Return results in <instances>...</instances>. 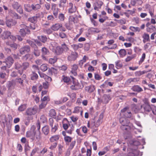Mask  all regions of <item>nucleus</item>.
Listing matches in <instances>:
<instances>
[{
  "instance_id": "56",
  "label": "nucleus",
  "mask_w": 156,
  "mask_h": 156,
  "mask_svg": "<svg viewBox=\"0 0 156 156\" xmlns=\"http://www.w3.org/2000/svg\"><path fill=\"white\" fill-rule=\"evenodd\" d=\"M15 68L17 69H20V70H22V65L18 62L16 63L15 64Z\"/></svg>"
},
{
  "instance_id": "42",
  "label": "nucleus",
  "mask_w": 156,
  "mask_h": 156,
  "mask_svg": "<svg viewBox=\"0 0 156 156\" xmlns=\"http://www.w3.org/2000/svg\"><path fill=\"white\" fill-rule=\"evenodd\" d=\"M41 51L43 55H48L49 54V51L45 47L43 48H42Z\"/></svg>"
},
{
  "instance_id": "6",
  "label": "nucleus",
  "mask_w": 156,
  "mask_h": 156,
  "mask_svg": "<svg viewBox=\"0 0 156 156\" xmlns=\"http://www.w3.org/2000/svg\"><path fill=\"white\" fill-rule=\"evenodd\" d=\"M120 114L125 117L130 118L132 116V113L127 108L125 107L121 110Z\"/></svg>"
},
{
  "instance_id": "11",
  "label": "nucleus",
  "mask_w": 156,
  "mask_h": 156,
  "mask_svg": "<svg viewBox=\"0 0 156 156\" xmlns=\"http://www.w3.org/2000/svg\"><path fill=\"white\" fill-rule=\"evenodd\" d=\"M29 67V64L28 62H24L22 63V70H19V73L20 74L22 75L23 73V71L25 70L28 68Z\"/></svg>"
},
{
  "instance_id": "27",
  "label": "nucleus",
  "mask_w": 156,
  "mask_h": 156,
  "mask_svg": "<svg viewBox=\"0 0 156 156\" xmlns=\"http://www.w3.org/2000/svg\"><path fill=\"white\" fill-rule=\"evenodd\" d=\"M6 44L7 45L10 46L15 50H16L17 48L18 45L15 43L11 44L9 41H8L6 42Z\"/></svg>"
},
{
  "instance_id": "33",
  "label": "nucleus",
  "mask_w": 156,
  "mask_h": 156,
  "mask_svg": "<svg viewBox=\"0 0 156 156\" xmlns=\"http://www.w3.org/2000/svg\"><path fill=\"white\" fill-rule=\"evenodd\" d=\"M31 7L33 10L37 11L40 9L41 7V6L38 4H37L35 5L32 4Z\"/></svg>"
},
{
  "instance_id": "14",
  "label": "nucleus",
  "mask_w": 156,
  "mask_h": 156,
  "mask_svg": "<svg viewBox=\"0 0 156 156\" xmlns=\"http://www.w3.org/2000/svg\"><path fill=\"white\" fill-rule=\"evenodd\" d=\"M15 85V82L12 80L9 81L7 83V86L9 90H12L14 88Z\"/></svg>"
},
{
  "instance_id": "55",
  "label": "nucleus",
  "mask_w": 156,
  "mask_h": 156,
  "mask_svg": "<svg viewBox=\"0 0 156 156\" xmlns=\"http://www.w3.org/2000/svg\"><path fill=\"white\" fill-rule=\"evenodd\" d=\"M34 55L36 56H38L40 55V51L37 49V48H34Z\"/></svg>"
},
{
  "instance_id": "52",
  "label": "nucleus",
  "mask_w": 156,
  "mask_h": 156,
  "mask_svg": "<svg viewBox=\"0 0 156 156\" xmlns=\"http://www.w3.org/2000/svg\"><path fill=\"white\" fill-rule=\"evenodd\" d=\"M38 39L43 43H45L47 40V38L45 36H41L39 37Z\"/></svg>"
},
{
  "instance_id": "3",
  "label": "nucleus",
  "mask_w": 156,
  "mask_h": 156,
  "mask_svg": "<svg viewBox=\"0 0 156 156\" xmlns=\"http://www.w3.org/2000/svg\"><path fill=\"white\" fill-rule=\"evenodd\" d=\"M9 37L13 41H15L16 39V37L15 36L11 35V33L9 31H7L3 32L2 35V39H8Z\"/></svg>"
},
{
  "instance_id": "59",
  "label": "nucleus",
  "mask_w": 156,
  "mask_h": 156,
  "mask_svg": "<svg viewBox=\"0 0 156 156\" xmlns=\"http://www.w3.org/2000/svg\"><path fill=\"white\" fill-rule=\"evenodd\" d=\"M139 80V78H130L128 80V81L129 83H131L132 82H136L138 81Z\"/></svg>"
},
{
  "instance_id": "16",
  "label": "nucleus",
  "mask_w": 156,
  "mask_h": 156,
  "mask_svg": "<svg viewBox=\"0 0 156 156\" xmlns=\"http://www.w3.org/2000/svg\"><path fill=\"white\" fill-rule=\"evenodd\" d=\"M78 68V66L77 65L74 64L72 66L71 72L74 76H76L77 75L76 71Z\"/></svg>"
},
{
  "instance_id": "34",
  "label": "nucleus",
  "mask_w": 156,
  "mask_h": 156,
  "mask_svg": "<svg viewBox=\"0 0 156 156\" xmlns=\"http://www.w3.org/2000/svg\"><path fill=\"white\" fill-rule=\"evenodd\" d=\"M59 139V136L55 135L52 136L50 138V140L51 142H53L57 141Z\"/></svg>"
},
{
  "instance_id": "40",
  "label": "nucleus",
  "mask_w": 156,
  "mask_h": 156,
  "mask_svg": "<svg viewBox=\"0 0 156 156\" xmlns=\"http://www.w3.org/2000/svg\"><path fill=\"white\" fill-rule=\"evenodd\" d=\"M27 105L25 104H23L20 106L18 108V110L20 112L24 111L27 108Z\"/></svg>"
},
{
  "instance_id": "50",
  "label": "nucleus",
  "mask_w": 156,
  "mask_h": 156,
  "mask_svg": "<svg viewBox=\"0 0 156 156\" xmlns=\"http://www.w3.org/2000/svg\"><path fill=\"white\" fill-rule=\"evenodd\" d=\"M146 57L145 54L144 53L142 55L141 58H140V60L139 62V64L140 65L144 61Z\"/></svg>"
},
{
  "instance_id": "13",
  "label": "nucleus",
  "mask_w": 156,
  "mask_h": 156,
  "mask_svg": "<svg viewBox=\"0 0 156 156\" xmlns=\"http://www.w3.org/2000/svg\"><path fill=\"white\" fill-rule=\"evenodd\" d=\"M119 122L122 125H131L129 120L126 118L121 117L119 119Z\"/></svg>"
},
{
  "instance_id": "7",
  "label": "nucleus",
  "mask_w": 156,
  "mask_h": 156,
  "mask_svg": "<svg viewBox=\"0 0 156 156\" xmlns=\"http://www.w3.org/2000/svg\"><path fill=\"white\" fill-rule=\"evenodd\" d=\"M68 10L69 13H73L75 12L77 8L73 3L71 2H69L68 5Z\"/></svg>"
},
{
  "instance_id": "1",
  "label": "nucleus",
  "mask_w": 156,
  "mask_h": 156,
  "mask_svg": "<svg viewBox=\"0 0 156 156\" xmlns=\"http://www.w3.org/2000/svg\"><path fill=\"white\" fill-rule=\"evenodd\" d=\"M69 48L68 46L64 43L61 44V46H57L55 49V53L57 55H59L64 52L68 51Z\"/></svg>"
},
{
  "instance_id": "10",
  "label": "nucleus",
  "mask_w": 156,
  "mask_h": 156,
  "mask_svg": "<svg viewBox=\"0 0 156 156\" xmlns=\"http://www.w3.org/2000/svg\"><path fill=\"white\" fill-rule=\"evenodd\" d=\"M27 42L28 44H30L32 47L34 48L36 47V44L39 46H41L42 45V44L41 42L37 40H35V43L30 40H27Z\"/></svg>"
},
{
  "instance_id": "60",
  "label": "nucleus",
  "mask_w": 156,
  "mask_h": 156,
  "mask_svg": "<svg viewBox=\"0 0 156 156\" xmlns=\"http://www.w3.org/2000/svg\"><path fill=\"white\" fill-rule=\"evenodd\" d=\"M46 117L44 115H42L40 118V120L43 123H44L47 121Z\"/></svg>"
},
{
  "instance_id": "44",
  "label": "nucleus",
  "mask_w": 156,
  "mask_h": 156,
  "mask_svg": "<svg viewBox=\"0 0 156 156\" xmlns=\"http://www.w3.org/2000/svg\"><path fill=\"white\" fill-rule=\"evenodd\" d=\"M50 99L49 96H45L44 97H41V100L43 102H47L49 101Z\"/></svg>"
},
{
  "instance_id": "5",
  "label": "nucleus",
  "mask_w": 156,
  "mask_h": 156,
  "mask_svg": "<svg viewBox=\"0 0 156 156\" xmlns=\"http://www.w3.org/2000/svg\"><path fill=\"white\" fill-rule=\"evenodd\" d=\"M103 118V115H100L97 121L95 122L92 123V124L91 125V127L92 129H94L95 128L98 127L102 122Z\"/></svg>"
},
{
  "instance_id": "9",
  "label": "nucleus",
  "mask_w": 156,
  "mask_h": 156,
  "mask_svg": "<svg viewBox=\"0 0 156 156\" xmlns=\"http://www.w3.org/2000/svg\"><path fill=\"white\" fill-rule=\"evenodd\" d=\"M30 51V48L28 46H25L21 47L19 50L20 53L21 55H24Z\"/></svg>"
},
{
  "instance_id": "25",
  "label": "nucleus",
  "mask_w": 156,
  "mask_h": 156,
  "mask_svg": "<svg viewBox=\"0 0 156 156\" xmlns=\"http://www.w3.org/2000/svg\"><path fill=\"white\" fill-rule=\"evenodd\" d=\"M83 46V45L81 43L77 44H73L71 45V47L75 50H76L79 48H81Z\"/></svg>"
},
{
  "instance_id": "43",
  "label": "nucleus",
  "mask_w": 156,
  "mask_h": 156,
  "mask_svg": "<svg viewBox=\"0 0 156 156\" xmlns=\"http://www.w3.org/2000/svg\"><path fill=\"white\" fill-rule=\"evenodd\" d=\"M119 53L121 56L124 57L126 55V52L125 49H122L119 51Z\"/></svg>"
},
{
  "instance_id": "57",
  "label": "nucleus",
  "mask_w": 156,
  "mask_h": 156,
  "mask_svg": "<svg viewBox=\"0 0 156 156\" xmlns=\"http://www.w3.org/2000/svg\"><path fill=\"white\" fill-rule=\"evenodd\" d=\"M58 18L61 21H63L65 19L64 14L62 13L59 14L58 16Z\"/></svg>"
},
{
  "instance_id": "26",
  "label": "nucleus",
  "mask_w": 156,
  "mask_h": 156,
  "mask_svg": "<svg viewBox=\"0 0 156 156\" xmlns=\"http://www.w3.org/2000/svg\"><path fill=\"white\" fill-rule=\"evenodd\" d=\"M88 59V58L86 56V55H84L82 59L80 60L79 63V65L80 66V67H82L84 64V63Z\"/></svg>"
},
{
  "instance_id": "37",
  "label": "nucleus",
  "mask_w": 156,
  "mask_h": 156,
  "mask_svg": "<svg viewBox=\"0 0 156 156\" xmlns=\"http://www.w3.org/2000/svg\"><path fill=\"white\" fill-rule=\"evenodd\" d=\"M38 17L37 16H34L30 17L28 19V21L32 23H35L37 21V19Z\"/></svg>"
},
{
  "instance_id": "58",
  "label": "nucleus",
  "mask_w": 156,
  "mask_h": 156,
  "mask_svg": "<svg viewBox=\"0 0 156 156\" xmlns=\"http://www.w3.org/2000/svg\"><path fill=\"white\" fill-rule=\"evenodd\" d=\"M44 32L45 33L49 34L52 33V30L51 28V29L44 30Z\"/></svg>"
},
{
  "instance_id": "21",
  "label": "nucleus",
  "mask_w": 156,
  "mask_h": 156,
  "mask_svg": "<svg viewBox=\"0 0 156 156\" xmlns=\"http://www.w3.org/2000/svg\"><path fill=\"white\" fill-rule=\"evenodd\" d=\"M70 88L73 90H78L80 88V86L78 82L73 83V84L70 86Z\"/></svg>"
},
{
  "instance_id": "28",
  "label": "nucleus",
  "mask_w": 156,
  "mask_h": 156,
  "mask_svg": "<svg viewBox=\"0 0 156 156\" xmlns=\"http://www.w3.org/2000/svg\"><path fill=\"white\" fill-rule=\"evenodd\" d=\"M42 131L44 135H48L49 132L48 126H44L42 128Z\"/></svg>"
},
{
  "instance_id": "45",
  "label": "nucleus",
  "mask_w": 156,
  "mask_h": 156,
  "mask_svg": "<svg viewBox=\"0 0 156 156\" xmlns=\"http://www.w3.org/2000/svg\"><path fill=\"white\" fill-rule=\"evenodd\" d=\"M57 60V58L55 57L53 58H49V62L50 64H52L55 63Z\"/></svg>"
},
{
  "instance_id": "4",
  "label": "nucleus",
  "mask_w": 156,
  "mask_h": 156,
  "mask_svg": "<svg viewBox=\"0 0 156 156\" xmlns=\"http://www.w3.org/2000/svg\"><path fill=\"white\" fill-rule=\"evenodd\" d=\"M37 107L34 105L32 107L28 108L26 111V113L27 115H34L37 112Z\"/></svg>"
},
{
  "instance_id": "48",
  "label": "nucleus",
  "mask_w": 156,
  "mask_h": 156,
  "mask_svg": "<svg viewBox=\"0 0 156 156\" xmlns=\"http://www.w3.org/2000/svg\"><path fill=\"white\" fill-rule=\"evenodd\" d=\"M42 102V103L39 105V109H43L45 108L48 103L47 102Z\"/></svg>"
},
{
  "instance_id": "23",
  "label": "nucleus",
  "mask_w": 156,
  "mask_h": 156,
  "mask_svg": "<svg viewBox=\"0 0 156 156\" xmlns=\"http://www.w3.org/2000/svg\"><path fill=\"white\" fill-rule=\"evenodd\" d=\"M62 24L56 23L53 25L51 27V29L53 31L58 30L60 28L62 27Z\"/></svg>"
},
{
  "instance_id": "17",
  "label": "nucleus",
  "mask_w": 156,
  "mask_h": 156,
  "mask_svg": "<svg viewBox=\"0 0 156 156\" xmlns=\"http://www.w3.org/2000/svg\"><path fill=\"white\" fill-rule=\"evenodd\" d=\"M9 14L13 18L15 19H19L20 18V16H18L15 12L13 11L10 10L9 11Z\"/></svg>"
},
{
  "instance_id": "39",
  "label": "nucleus",
  "mask_w": 156,
  "mask_h": 156,
  "mask_svg": "<svg viewBox=\"0 0 156 156\" xmlns=\"http://www.w3.org/2000/svg\"><path fill=\"white\" fill-rule=\"evenodd\" d=\"M24 7L25 10L28 12H30L32 10L31 5L29 4H25L24 5Z\"/></svg>"
},
{
  "instance_id": "8",
  "label": "nucleus",
  "mask_w": 156,
  "mask_h": 156,
  "mask_svg": "<svg viewBox=\"0 0 156 156\" xmlns=\"http://www.w3.org/2000/svg\"><path fill=\"white\" fill-rule=\"evenodd\" d=\"M21 26L23 28L20 29V33L22 36H25L27 34L29 33L30 31L28 29V27L25 25L22 24Z\"/></svg>"
},
{
  "instance_id": "64",
  "label": "nucleus",
  "mask_w": 156,
  "mask_h": 156,
  "mask_svg": "<svg viewBox=\"0 0 156 156\" xmlns=\"http://www.w3.org/2000/svg\"><path fill=\"white\" fill-rule=\"evenodd\" d=\"M91 148L87 149V156H91Z\"/></svg>"
},
{
  "instance_id": "53",
  "label": "nucleus",
  "mask_w": 156,
  "mask_h": 156,
  "mask_svg": "<svg viewBox=\"0 0 156 156\" xmlns=\"http://www.w3.org/2000/svg\"><path fill=\"white\" fill-rule=\"evenodd\" d=\"M64 139L66 142L69 143L71 141L72 138L69 136H66L64 137Z\"/></svg>"
},
{
  "instance_id": "19",
  "label": "nucleus",
  "mask_w": 156,
  "mask_h": 156,
  "mask_svg": "<svg viewBox=\"0 0 156 156\" xmlns=\"http://www.w3.org/2000/svg\"><path fill=\"white\" fill-rule=\"evenodd\" d=\"M131 89L134 91L138 92L143 91V89L138 85H135L131 88Z\"/></svg>"
},
{
  "instance_id": "38",
  "label": "nucleus",
  "mask_w": 156,
  "mask_h": 156,
  "mask_svg": "<svg viewBox=\"0 0 156 156\" xmlns=\"http://www.w3.org/2000/svg\"><path fill=\"white\" fill-rule=\"evenodd\" d=\"M48 69V65L46 64H42L40 67V69L42 71L44 72L46 71Z\"/></svg>"
},
{
  "instance_id": "29",
  "label": "nucleus",
  "mask_w": 156,
  "mask_h": 156,
  "mask_svg": "<svg viewBox=\"0 0 156 156\" xmlns=\"http://www.w3.org/2000/svg\"><path fill=\"white\" fill-rule=\"evenodd\" d=\"M16 23L15 21L12 20H8L6 22V24L7 26L8 27H11L12 26H13L15 25Z\"/></svg>"
},
{
  "instance_id": "61",
  "label": "nucleus",
  "mask_w": 156,
  "mask_h": 156,
  "mask_svg": "<svg viewBox=\"0 0 156 156\" xmlns=\"http://www.w3.org/2000/svg\"><path fill=\"white\" fill-rule=\"evenodd\" d=\"M144 73V71H138L135 73V75L136 76H140Z\"/></svg>"
},
{
  "instance_id": "22",
  "label": "nucleus",
  "mask_w": 156,
  "mask_h": 156,
  "mask_svg": "<svg viewBox=\"0 0 156 156\" xmlns=\"http://www.w3.org/2000/svg\"><path fill=\"white\" fill-rule=\"evenodd\" d=\"M142 37L143 39V41L144 43L150 41L149 35L146 33H144L142 35Z\"/></svg>"
},
{
  "instance_id": "47",
  "label": "nucleus",
  "mask_w": 156,
  "mask_h": 156,
  "mask_svg": "<svg viewBox=\"0 0 156 156\" xmlns=\"http://www.w3.org/2000/svg\"><path fill=\"white\" fill-rule=\"evenodd\" d=\"M56 113L55 110L54 109H51L50 110L49 112V115L51 117H53L55 116Z\"/></svg>"
},
{
  "instance_id": "51",
  "label": "nucleus",
  "mask_w": 156,
  "mask_h": 156,
  "mask_svg": "<svg viewBox=\"0 0 156 156\" xmlns=\"http://www.w3.org/2000/svg\"><path fill=\"white\" fill-rule=\"evenodd\" d=\"M62 79L64 82L68 83L70 81V78L69 77L63 75L62 77Z\"/></svg>"
},
{
  "instance_id": "49",
  "label": "nucleus",
  "mask_w": 156,
  "mask_h": 156,
  "mask_svg": "<svg viewBox=\"0 0 156 156\" xmlns=\"http://www.w3.org/2000/svg\"><path fill=\"white\" fill-rule=\"evenodd\" d=\"M129 29L132 31H140V29L138 27H135L133 26H131L129 27Z\"/></svg>"
},
{
  "instance_id": "12",
  "label": "nucleus",
  "mask_w": 156,
  "mask_h": 156,
  "mask_svg": "<svg viewBox=\"0 0 156 156\" xmlns=\"http://www.w3.org/2000/svg\"><path fill=\"white\" fill-rule=\"evenodd\" d=\"M14 60L11 57L9 56L5 60V62L8 68H10L12 66V64L13 63Z\"/></svg>"
},
{
  "instance_id": "46",
  "label": "nucleus",
  "mask_w": 156,
  "mask_h": 156,
  "mask_svg": "<svg viewBox=\"0 0 156 156\" xmlns=\"http://www.w3.org/2000/svg\"><path fill=\"white\" fill-rule=\"evenodd\" d=\"M67 1V0H60V3L58 5L59 7H64V4L66 3Z\"/></svg>"
},
{
  "instance_id": "30",
  "label": "nucleus",
  "mask_w": 156,
  "mask_h": 156,
  "mask_svg": "<svg viewBox=\"0 0 156 156\" xmlns=\"http://www.w3.org/2000/svg\"><path fill=\"white\" fill-rule=\"evenodd\" d=\"M143 108L145 111L147 112H150L151 109V107L148 104H145L143 105Z\"/></svg>"
},
{
  "instance_id": "63",
  "label": "nucleus",
  "mask_w": 156,
  "mask_h": 156,
  "mask_svg": "<svg viewBox=\"0 0 156 156\" xmlns=\"http://www.w3.org/2000/svg\"><path fill=\"white\" fill-rule=\"evenodd\" d=\"M154 115H156V106L154 105L151 106V109Z\"/></svg>"
},
{
  "instance_id": "62",
  "label": "nucleus",
  "mask_w": 156,
  "mask_h": 156,
  "mask_svg": "<svg viewBox=\"0 0 156 156\" xmlns=\"http://www.w3.org/2000/svg\"><path fill=\"white\" fill-rule=\"evenodd\" d=\"M53 11V13L54 15L55 16V17L56 18L58 16V9H54Z\"/></svg>"
},
{
  "instance_id": "41",
  "label": "nucleus",
  "mask_w": 156,
  "mask_h": 156,
  "mask_svg": "<svg viewBox=\"0 0 156 156\" xmlns=\"http://www.w3.org/2000/svg\"><path fill=\"white\" fill-rule=\"evenodd\" d=\"M82 108L81 107L77 106L74 108L73 113H78L81 111Z\"/></svg>"
},
{
  "instance_id": "32",
  "label": "nucleus",
  "mask_w": 156,
  "mask_h": 156,
  "mask_svg": "<svg viewBox=\"0 0 156 156\" xmlns=\"http://www.w3.org/2000/svg\"><path fill=\"white\" fill-rule=\"evenodd\" d=\"M122 126H121V129L123 130H126L128 131L131 128V125H122Z\"/></svg>"
},
{
  "instance_id": "35",
  "label": "nucleus",
  "mask_w": 156,
  "mask_h": 156,
  "mask_svg": "<svg viewBox=\"0 0 156 156\" xmlns=\"http://www.w3.org/2000/svg\"><path fill=\"white\" fill-rule=\"evenodd\" d=\"M115 67L117 69H119L122 66V62L120 60H118L115 62Z\"/></svg>"
},
{
  "instance_id": "20",
  "label": "nucleus",
  "mask_w": 156,
  "mask_h": 156,
  "mask_svg": "<svg viewBox=\"0 0 156 156\" xmlns=\"http://www.w3.org/2000/svg\"><path fill=\"white\" fill-rule=\"evenodd\" d=\"M103 3L101 1H98L95 4L94 9L95 10H98V9H100L103 5Z\"/></svg>"
},
{
  "instance_id": "31",
  "label": "nucleus",
  "mask_w": 156,
  "mask_h": 156,
  "mask_svg": "<svg viewBox=\"0 0 156 156\" xmlns=\"http://www.w3.org/2000/svg\"><path fill=\"white\" fill-rule=\"evenodd\" d=\"M31 79L32 80H37L38 76L37 74L34 72H32V73L30 75Z\"/></svg>"
},
{
  "instance_id": "18",
  "label": "nucleus",
  "mask_w": 156,
  "mask_h": 156,
  "mask_svg": "<svg viewBox=\"0 0 156 156\" xmlns=\"http://www.w3.org/2000/svg\"><path fill=\"white\" fill-rule=\"evenodd\" d=\"M77 54L75 52H72L68 57V59L69 61L75 60L77 57Z\"/></svg>"
},
{
  "instance_id": "15",
  "label": "nucleus",
  "mask_w": 156,
  "mask_h": 156,
  "mask_svg": "<svg viewBox=\"0 0 156 156\" xmlns=\"http://www.w3.org/2000/svg\"><path fill=\"white\" fill-rule=\"evenodd\" d=\"M86 91L89 93H91L95 90V87L94 85H91L89 86H86L85 87Z\"/></svg>"
},
{
  "instance_id": "54",
  "label": "nucleus",
  "mask_w": 156,
  "mask_h": 156,
  "mask_svg": "<svg viewBox=\"0 0 156 156\" xmlns=\"http://www.w3.org/2000/svg\"><path fill=\"white\" fill-rule=\"evenodd\" d=\"M20 5L18 2H14L12 5V7L15 9H16L18 8L19 7V6H20Z\"/></svg>"
},
{
  "instance_id": "36",
  "label": "nucleus",
  "mask_w": 156,
  "mask_h": 156,
  "mask_svg": "<svg viewBox=\"0 0 156 156\" xmlns=\"http://www.w3.org/2000/svg\"><path fill=\"white\" fill-rule=\"evenodd\" d=\"M34 133L30 130L27 131L26 133V136L27 137H33L34 138Z\"/></svg>"
},
{
  "instance_id": "2",
  "label": "nucleus",
  "mask_w": 156,
  "mask_h": 156,
  "mask_svg": "<svg viewBox=\"0 0 156 156\" xmlns=\"http://www.w3.org/2000/svg\"><path fill=\"white\" fill-rule=\"evenodd\" d=\"M48 123L51 128V132L52 133H55L58 129L59 126L57 122H55L52 118L49 119Z\"/></svg>"
},
{
  "instance_id": "24",
  "label": "nucleus",
  "mask_w": 156,
  "mask_h": 156,
  "mask_svg": "<svg viewBox=\"0 0 156 156\" xmlns=\"http://www.w3.org/2000/svg\"><path fill=\"white\" fill-rule=\"evenodd\" d=\"M34 136L37 140L39 141L41 138V134L40 131H37L34 133Z\"/></svg>"
}]
</instances>
